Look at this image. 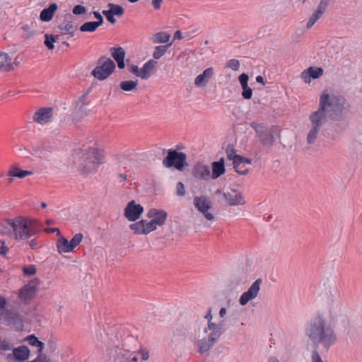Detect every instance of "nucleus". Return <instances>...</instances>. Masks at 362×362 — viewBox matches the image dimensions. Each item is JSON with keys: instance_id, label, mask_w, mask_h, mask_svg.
Instances as JSON below:
<instances>
[{"instance_id": "obj_55", "label": "nucleus", "mask_w": 362, "mask_h": 362, "mask_svg": "<svg viewBox=\"0 0 362 362\" xmlns=\"http://www.w3.org/2000/svg\"><path fill=\"white\" fill-rule=\"evenodd\" d=\"M163 0H153L152 4L153 7L156 9H158L160 7V3Z\"/></svg>"}, {"instance_id": "obj_10", "label": "nucleus", "mask_w": 362, "mask_h": 362, "mask_svg": "<svg viewBox=\"0 0 362 362\" xmlns=\"http://www.w3.org/2000/svg\"><path fill=\"white\" fill-rule=\"evenodd\" d=\"M82 240L83 235L81 233H76L71 240L61 235L58 238L56 245L57 252L60 254L71 252L81 243Z\"/></svg>"}, {"instance_id": "obj_42", "label": "nucleus", "mask_w": 362, "mask_h": 362, "mask_svg": "<svg viewBox=\"0 0 362 362\" xmlns=\"http://www.w3.org/2000/svg\"><path fill=\"white\" fill-rule=\"evenodd\" d=\"M331 0H320L319 4L317 5L316 9L320 11L322 13H325L330 3Z\"/></svg>"}, {"instance_id": "obj_61", "label": "nucleus", "mask_w": 362, "mask_h": 362, "mask_svg": "<svg viewBox=\"0 0 362 362\" xmlns=\"http://www.w3.org/2000/svg\"><path fill=\"white\" fill-rule=\"evenodd\" d=\"M256 81L258 82V83H260L262 84H264V78L262 76H257L256 77Z\"/></svg>"}, {"instance_id": "obj_31", "label": "nucleus", "mask_w": 362, "mask_h": 362, "mask_svg": "<svg viewBox=\"0 0 362 362\" xmlns=\"http://www.w3.org/2000/svg\"><path fill=\"white\" fill-rule=\"evenodd\" d=\"M170 35L165 32H159L155 33L151 40L154 43H166L169 41Z\"/></svg>"}, {"instance_id": "obj_48", "label": "nucleus", "mask_w": 362, "mask_h": 362, "mask_svg": "<svg viewBox=\"0 0 362 362\" xmlns=\"http://www.w3.org/2000/svg\"><path fill=\"white\" fill-rule=\"evenodd\" d=\"M11 344L5 339H0V349L4 351H8L11 349Z\"/></svg>"}, {"instance_id": "obj_15", "label": "nucleus", "mask_w": 362, "mask_h": 362, "mask_svg": "<svg viewBox=\"0 0 362 362\" xmlns=\"http://www.w3.org/2000/svg\"><path fill=\"white\" fill-rule=\"evenodd\" d=\"M144 212V207L132 200L127 203L124 209V216L129 221H136L139 220Z\"/></svg>"}, {"instance_id": "obj_26", "label": "nucleus", "mask_w": 362, "mask_h": 362, "mask_svg": "<svg viewBox=\"0 0 362 362\" xmlns=\"http://www.w3.org/2000/svg\"><path fill=\"white\" fill-rule=\"evenodd\" d=\"M112 57L117 63V66L119 69H124L125 67L124 64V57H125V51L122 47H112L110 49Z\"/></svg>"}, {"instance_id": "obj_57", "label": "nucleus", "mask_w": 362, "mask_h": 362, "mask_svg": "<svg viewBox=\"0 0 362 362\" xmlns=\"http://www.w3.org/2000/svg\"><path fill=\"white\" fill-rule=\"evenodd\" d=\"M37 347H39V350H38V354H42V350L45 347V345H44V343H42V341H39L37 345Z\"/></svg>"}, {"instance_id": "obj_12", "label": "nucleus", "mask_w": 362, "mask_h": 362, "mask_svg": "<svg viewBox=\"0 0 362 362\" xmlns=\"http://www.w3.org/2000/svg\"><path fill=\"white\" fill-rule=\"evenodd\" d=\"M119 354L120 362H139V355L141 356L142 361H147L150 357L148 349L141 346L137 350L132 351L124 350Z\"/></svg>"}, {"instance_id": "obj_37", "label": "nucleus", "mask_w": 362, "mask_h": 362, "mask_svg": "<svg viewBox=\"0 0 362 362\" xmlns=\"http://www.w3.org/2000/svg\"><path fill=\"white\" fill-rule=\"evenodd\" d=\"M168 46H157L153 53V57L154 60L160 59L166 52Z\"/></svg>"}, {"instance_id": "obj_17", "label": "nucleus", "mask_w": 362, "mask_h": 362, "mask_svg": "<svg viewBox=\"0 0 362 362\" xmlns=\"http://www.w3.org/2000/svg\"><path fill=\"white\" fill-rule=\"evenodd\" d=\"M40 281L37 278H34L25 285L19 291V297L22 300H26L32 298L37 292V288L40 285Z\"/></svg>"}, {"instance_id": "obj_59", "label": "nucleus", "mask_w": 362, "mask_h": 362, "mask_svg": "<svg viewBox=\"0 0 362 362\" xmlns=\"http://www.w3.org/2000/svg\"><path fill=\"white\" fill-rule=\"evenodd\" d=\"M252 163V160L248 158H245L243 156V165L248 164L250 165Z\"/></svg>"}, {"instance_id": "obj_51", "label": "nucleus", "mask_w": 362, "mask_h": 362, "mask_svg": "<svg viewBox=\"0 0 362 362\" xmlns=\"http://www.w3.org/2000/svg\"><path fill=\"white\" fill-rule=\"evenodd\" d=\"M6 298L0 296V314L2 313V310L6 308Z\"/></svg>"}, {"instance_id": "obj_18", "label": "nucleus", "mask_w": 362, "mask_h": 362, "mask_svg": "<svg viewBox=\"0 0 362 362\" xmlns=\"http://www.w3.org/2000/svg\"><path fill=\"white\" fill-rule=\"evenodd\" d=\"M194 177L200 180H208L211 178V170L208 165L204 163H196L192 170Z\"/></svg>"}, {"instance_id": "obj_40", "label": "nucleus", "mask_w": 362, "mask_h": 362, "mask_svg": "<svg viewBox=\"0 0 362 362\" xmlns=\"http://www.w3.org/2000/svg\"><path fill=\"white\" fill-rule=\"evenodd\" d=\"M129 72L135 75L136 76L142 79L141 69L134 64H131L128 66Z\"/></svg>"}, {"instance_id": "obj_39", "label": "nucleus", "mask_w": 362, "mask_h": 362, "mask_svg": "<svg viewBox=\"0 0 362 362\" xmlns=\"http://www.w3.org/2000/svg\"><path fill=\"white\" fill-rule=\"evenodd\" d=\"M23 271L25 276H33L37 272V268L33 264H29L23 267Z\"/></svg>"}, {"instance_id": "obj_52", "label": "nucleus", "mask_w": 362, "mask_h": 362, "mask_svg": "<svg viewBox=\"0 0 362 362\" xmlns=\"http://www.w3.org/2000/svg\"><path fill=\"white\" fill-rule=\"evenodd\" d=\"M45 231L46 233H55L56 232L57 233V235L58 236V238L62 235L59 229L57 228H45Z\"/></svg>"}, {"instance_id": "obj_41", "label": "nucleus", "mask_w": 362, "mask_h": 362, "mask_svg": "<svg viewBox=\"0 0 362 362\" xmlns=\"http://www.w3.org/2000/svg\"><path fill=\"white\" fill-rule=\"evenodd\" d=\"M331 0H320L319 4L317 5L316 9L320 11L322 13H325L330 3Z\"/></svg>"}, {"instance_id": "obj_54", "label": "nucleus", "mask_w": 362, "mask_h": 362, "mask_svg": "<svg viewBox=\"0 0 362 362\" xmlns=\"http://www.w3.org/2000/svg\"><path fill=\"white\" fill-rule=\"evenodd\" d=\"M95 18L98 20L96 22H100V25H101L103 23V18L101 14L98 11L93 12Z\"/></svg>"}, {"instance_id": "obj_9", "label": "nucleus", "mask_w": 362, "mask_h": 362, "mask_svg": "<svg viewBox=\"0 0 362 362\" xmlns=\"http://www.w3.org/2000/svg\"><path fill=\"white\" fill-rule=\"evenodd\" d=\"M186 155L175 150H170L167 156L163 159V164L166 168L175 167L182 171L187 165Z\"/></svg>"}, {"instance_id": "obj_11", "label": "nucleus", "mask_w": 362, "mask_h": 362, "mask_svg": "<svg viewBox=\"0 0 362 362\" xmlns=\"http://www.w3.org/2000/svg\"><path fill=\"white\" fill-rule=\"evenodd\" d=\"M193 204L206 220L210 221L214 220V215L210 211L212 209V202L210 198L204 195L196 196L194 197Z\"/></svg>"}, {"instance_id": "obj_50", "label": "nucleus", "mask_w": 362, "mask_h": 362, "mask_svg": "<svg viewBox=\"0 0 362 362\" xmlns=\"http://www.w3.org/2000/svg\"><path fill=\"white\" fill-rule=\"evenodd\" d=\"M27 341L32 346H37L38 342H39V340L37 339V337H35V336L33 335H30L29 337H27L26 339Z\"/></svg>"}, {"instance_id": "obj_53", "label": "nucleus", "mask_w": 362, "mask_h": 362, "mask_svg": "<svg viewBox=\"0 0 362 362\" xmlns=\"http://www.w3.org/2000/svg\"><path fill=\"white\" fill-rule=\"evenodd\" d=\"M28 245L31 249L34 250L38 247L39 243L35 239H33L28 242Z\"/></svg>"}, {"instance_id": "obj_2", "label": "nucleus", "mask_w": 362, "mask_h": 362, "mask_svg": "<svg viewBox=\"0 0 362 362\" xmlns=\"http://www.w3.org/2000/svg\"><path fill=\"white\" fill-rule=\"evenodd\" d=\"M349 104L341 95L333 92L324 91L320 96L319 106L313 112L326 119L339 121L349 110Z\"/></svg>"}, {"instance_id": "obj_56", "label": "nucleus", "mask_w": 362, "mask_h": 362, "mask_svg": "<svg viewBox=\"0 0 362 362\" xmlns=\"http://www.w3.org/2000/svg\"><path fill=\"white\" fill-rule=\"evenodd\" d=\"M174 38L176 40H181L182 39V34L180 30L175 31L174 34Z\"/></svg>"}, {"instance_id": "obj_16", "label": "nucleus", "mask_w": 362, "mask_h": 362, "mask_svg": "<svg viewBox=\"0 0 362 362\" xmlns=\"http://www.w3.org/2000/svg\"><path fill=\"white\" fill-rule=\"evenodd\" d=\"M223 197L226 204L230 206L244 205L246 203L243 194L234 188L229 192H223Z\"/></svg>"}, {"instance_id": "obj_32", "label": "nucleus", "mask_w": 362, "mask_h": 362, "mask_svg": "<svg viewBox=\"0 0 362 362\" xmlns=\"http://www.w3.org/2000/svg\"><path fill=\"white\" fill-rule=\"evenodd\" d=\"M58 28L62 35H67L70 37H73L74 35V25L71 23H61L58 26Z\"/></svg>"}, {"instance_id": "obj_1", "label": "nucleus", "mask_w": 362, "mask_h": 362, "mask_svg": "<svg viewBox=\"0 0 362 362\" xmlns=\"http://www.w3.org/2000/svg\"><path fill=\"white\" fill-rule=\"evenodd\" d=\"M342 315L339 303L317 313L306 322L303 329L305 337L312 344L328 351L338 341L335 325Z\"/></svg>"}, {"instance_id": "obj_34", "label": "nucleus", "mask_w": 362, "mask_h": 362, "mask_svg": "<svg viewBox=\"0 0 362 362\" xmlns=\"http://www.w3.org/2000/svg\"><path fill=\"white\" fill-rule=\"evenodd\" d=\"M323 14L320 11L315 9L307 21L306 28L310 29Z\"/></svg>"}, {"instance_id": "obj_35", "label": "nucleus", "mask_w": 362, "mask_h": 362, "mask_svg": "<svg viewBox=\"0 0 362 362\" xmlns=\"http://www.w3.org/2000/svg\"><path fill=\"white\" fill-rule=\"evenodd\" d=\"M100 26V22H86L80 27L81 32H94Z\"/></svg>"}, {"instance_id": "obj_22", "label": "nucleus", "mask_w": 362, "mask_h": 362, "mask_svg": "<svg viewBox=\"0 0 362 362\" xmlns=\"http://www.w3.org/2000/svg\"><path fill=\"white\" fill-rule=\"evenodd\" d=\"M214 75V68L209 67L194 78V83L197 87H205Z\"/></svg>"}, {"instance_id": "obj_44", "label": "nucleus", "mask_w": 362, "mask_h": 362, "mask_svg": "<svg viewBox=\"0 0 362 362\" xmlns=\"http://www.w3.org/2000/svg\"><path fill=\"white\" fill-rule=\"evenodd\" d=\"M226 156L228 160H232L238 155L232 146H228L226 149Z\"/></svg>"}, {"instance_id": "obj_23", "label": "nucleus", "mask_w": 362, "mask_h": 362, "mask_svg": "<svg viewBox=\"0 0 362 362\" xmlns=\"http://www.w3.org/2000/svg\"><path fill=\"white\" fill-rule=\"evenodd\" d=\"M158 62L154 59H149L145 62L141 69L142 79L149 78L157 70Z\"/></svg>"}, {"instance_id": "obj_13", "label": "nucleus", "mask_w": 362, "mask_h": 362, "mask_svg": "<svg viewBox=\"0 0 362 362\" xmlns=\"http://www.w3.org/2000/svg\"><path fill=\"white\" fill-rule=\"evenodd\" d=\"M250 126L255 129L264 146H272L273 145L275 139L272 129H268L263 124L255 122H252Z\"/></svg>"}, {"instance_id": "obj_33", "label": "nucleus", "mask_w": 362, "mask_h": 362, "mask_svg": "<svg viewBox=\"0 0 362 362\" xmlns=\"http://www.w3.org/2000/svg\"><path fill=\"white\" fill-rule=\"evenodd\" d=\"M138 86V80H128L120 82L119 87L124 91H132L136 88Z\"/></svg>"}, {"instance_id": "obj_58", "label": "nucleus", "mask_w": 362, "mask_h": 362, "mask_svg": "<svg viewBox=\"0 0 362 362\" xmlns=\"http://www.w3.org/2000/svg\"><path fill=\"white\" fill-rule=\"evenodd\" d=\"M227 313V310L225 308H221L219 310V316L221 317H224Z\"/></svg>"}, {"instance_id": "obj_20", "label": "nucleus", "mask_w": 362, "mask_h": 362, "mask_svg": "<svg viewBox=\"0 0 362 362\" xmlns=\"http://www.w3.org/2000/svg\"><path fill=\"white\" fill-rule=\"evenodd\" d=\"M323 74L320 67L310 66L300 74V78L306 83H310L313 79H317Z\"/></svg>"}, {"instance_id": "obj_7", "label": "nucleus", "mask_w": 362, "mask_h": 362, "mask_svg": "<svg viewBox=\"0 0 362 362\" xmlns=\"http://www.w3.org/2000/svg\"><path fill=\"white\" fill-rule=\"evenodd\" d=\"M115 64L114 62L108 57H100L97 65L92 71V75L99 81H103L107 78L115 71Z\"/></svg>"}, {"instance_id": "obj_43", "label": "nucleus", "mask_w": 362, "mask_h": 362, "mask_svg": "<svg viewBox=\"0 0 362 362\" xmlns=\"http://www.w3.org/2000/svg\"><path fill=\"white\" fill-rule=\"evenodd\" d=\"M204 319L206 321V325H210V323H216L213 320L212 309L211 308L207 309V311L206 312L205 315H204Z\"/></svg>"}, {"instance_id": "obj_38", "label": "nucleus", "mask_w": 362, "mask_h": 362, "mask_svg": "<svg viewBox=\"0 0 362 362\" xmlns=\"http://www.w3.org/2000/svg\"><path fill=\"white\" fill-rule=\"evenodd\" d=\"M226 66L233 71H237L240 69V64L238 60L232 59L226 62Z\"/></svg>"}, {"instance_id": "obj_62", "label": "nucleus", "mask_w": 362, "mask_h": 362, "mask_svg": "<svg viewBox=\"0 0 362 362\" xmlns=\"http://www.w3.org/2000/svg\"><path fill=\"white\" fill-rule=\"evenodd\" d=\"M8 251L7 247H0V254L5 255Z\"/></svg>"}, {"instance_id": "obj_46", "label": "nucleus", "mask_w": 362, "mask_h": 362, "mask_svg": "<svg viewBox=\"0 0 362 362\" xmlns=\"http://www.w3.org/2000/svg\"><path fill=\"white\" fill-rule=\"evenodd\" d=\"M86 12V8L82 5H76L73 8V13L75 15L83 14Z\"/></svg>"}, {"instance_id": "obj_30", "label": "nucleus", "mask_w": 362, "mask_h": 362, "mask_svg": "<svg viewBox=\"0 0 362 362\" xmlns=\"http://www.w3.org/2000/svg\"><path fill=\"white\" fill-rule=\"evenodd\" d=\"M233 168L237 173L239 175H246L248 173L249 170L247 168L241 169L240 168V165H243V156L240 155H237L234 159L232 160Z\"/></svg>"}, {"instance_id": "obj_49", "label": "nucleus", "mask_w": 362, "mask_h": 362, "mask_svg": "<svg viewBox=\"0 0 362 362\" xmlns=\"http://www.w3.org/2000/svg\"><path fill=\"white\" fill-rule=\"evenodd\" d=\"M312 362H323L320 355L317 351H313L311 354Z\"/></svg>"}, {"instance_id": "obj_5", "label": "nucleus", "mask_w": 362, "mask_h": 362, "mask_svg": "<svg viewBox=\"0 0 362 362\" xmlns=\"http://www.w3.org/2000/svg\"><path fill=\"white\" fill-rule=\"evenodd\" d=\"M0 233L11 239L20 241L28 239L35 230L28 220L23 217L8 220L0 224Z\"/></svg>"}, {"instance_id": "obj_28", "label": "nucleus", "mask_w": 362, "mask_h": 362, "mask_svg": "<svg viewBox=\"0 0 362 362\" xmlns=\"http://www.w3.org/2000/svg\"><path fill=\"white\" fill-rule=\"evenodd\" d=\"M57 9V5L54 3L49 5L47 8L43 9L40 15V20L44 22L51 21Z\"/></svg>"}, {"instance_id": "obj_29", "label": "nucleus", "mask_w": 362, "mask_h": 362, "mask_svg": "<svg viewBox=\"0 0 362 362\" xmlns=\"http://www.w3.org/2000/svg\"><path fill=\"white\" fill-rule=\"evenodd\" d=\"M8 174L11 177L23 178L28 175H31L33 174V172L30 170H23L18 168V167L13 166L8 172Z\"/></svg>"}, {"instance_id": "obj_63", "label": "nucleus", "mask_w": 362, "mask_h": 362, "mask_svg": "<svg viewBox=\"0 0 362 362\" xmlns=\"http://www.w3.org/2000/svg\"><path fill=\"white\" fill-rule=\"evenodd\" d=\"M12 64H13V68H14L15 66H18L19 65L20 62L18 60H17V59H16L14 60V62H12Z\"/></svg>"}, {"instance_id": "obj_19", "label": "nucleus", "mask_w": 362, "mask_h": 362, "mask_svg": "<svg viewBox=\"0 0 362 362\" xmlns=\"http://www.w3.org/2000/svg\"><path fill=\"white\" fill-rule=\"evenodd\" d=\"M107 7L109 9L103 10L102 13L110 23H115L116 22V19L114 16H122L124 14V9L121 6L112 3L108 4Z\"/></svg>"}, {"instance_id": "obj_64", "label": "nucleus", "mask_w": 362, "mask_h": 362, "mask_svg": "<svg viewBox=\"0 0 362 362\" xmlns=\"http://www.w3.org/2000/svg\"><path fill=\"white\" fill-rule=\"evenodd\" d=\"M120 178H121V180H127V175H120Z\"/></svg>"}, {"instance_id": "obj_60", "label": "nucleus", "mask_w": 362, "mask_h": 362, "mask_svg": "<svg viewBox=\"0 0 362 362\" xmlns=\"http://www.w3.org/2000/svg\"><path fill=\"white\" fill-rule=\"evenodd\" d=\"M267 362H281L276 356H271L268 358Z\"/></svg>"}, {"instance_id": "obj_14", "label": "nucleus", "mask_w": 362, "mask_h": 362, "mask_svg": "<svg viewBox=\"0 0 362 362\" xmlns=\"http://www.w3.org/2000/svg\"><path fill=\"white\" fill-rule=\"evenodd\" d=\"M262 279H258L254 281L249 288L243 292L239 298V303L242 306L246 305L250 301L255 299L260 290Z\"/></svg>"}, {"instance_id": "obj_24", "label": "nucleus", "mask_w": 362, "mask_h": 362, "mask_svg": "<svg viewBox=\"0 0 362 362\" xmlns=\"http://www.w3.org/2000/svg\"><path fill=\"white\" fill-rule=\"evenodd\" d=\"M226 173L225 159L221 158L218 161L211 163V178L216 180Z\"/></svg>"}, {"instance_id": "obj_36", "label": "nucleus", "mask_w": 362, "mask_h": 362, "mask_svg": "<svg viewBox=\"0 0 362 362\" xmlns=\"http://www.w3.org/2000/svg\"><path fill=\"white\" fill-rule=\"evenodd\" d=\"M45 45L49 49H53L54 47V43L58 40L59 36L45 34Z\"/></svg>"}, {"instance_id": "obj_21", "label": "nucleus", "mask_w": 362, "mask_h": 362, "mask_svg": "<svg viewBox=\"0 0 362 362\" xmlns=\"http://www.w3.org/2000/svg\"><path fill=\"white\" fill-rule=\"evenodd\" d=\"M52 116V109L43 107L39 109L33 115V120L40 124L48 123Z\"/></svg>"}, {"instance_id": "obj_45", "label": "nucleus", "mask_w": 362, "mask_h": 362, "mask_svg": "<svg viewBox=\"0 0 362 362\" xmlns=\"http://www.w3.org/2000/svg\"><path fill=\"white\" fill-rule=\"evenodd\" d=\"M28 362H52L51 359L49 357H48L47 356L43 354H38V356H37L36 358H35L34 360L31 361H28Z\"/></svg>"}, {"instance_id": "obj_47", "label": "nucleus", "mask_w": 362, "mask_h": 362, "mask_svg": "<svg viewBox=\"0 0 362 362\" xmlns=\"http://www.w3.org/2000/svg\"><path fill=\"white\" fill-rule=\"evenodd\" d=\"M176 194L178 196H183L185 194V185L182 182H179L176 186Z\"/></svg>"}, {"instance_id": "obj_6", "label": "nucleus", "mask_w": 362, "mask_h": 362, "mask_svg": "<svg viewBox=\"0 0 362 362\" xmlns=\"http://www.w3.org/2000/svg\"><path fill=\"white\" fill-rule=\"evenodd\" d=\"M224 323H210L205 325L199 332L197 339L198 351L201 354L209 351L224 333Z\"/></svg>"}, {"instance_id": "obj_25", "label": "nucleus", "mask_w": 362, "mask_h": 362, "mask_svg": "<svg viewBox=\"0 0 362 362\" xmlns=\"http://www.w3.org/2000/svg\"><path fill=\"white\" fill-rule=\"evenodd\" d=\"M238 80L243 88L242 96L245 99H250L252 95V90L248 86V76L245 73L241 74L238 77Z\"/></svg>"}, {"instance_id": "obj_3", "label": "nucleus", "mask_w": 362, "mask_h": 362, "mask_svg": "<svg viewBox=\"0 0 362 362\" xmlns=\"http://www.w3.org/2000/svg\"><path fill=\"white\" fill-rule=\"evenodd\" d=\"M76 153L78 168L84 175L95 173L105 160L103 149L95 143L83 146Z\"/></svg>"}, {"instance_id": "obj_27", "label": "nucleus", "mask_w": 362, "mask_h": 362, "mask_svg": "<svg viewBox=\"0 0 362 362\" xmlns=\"http://www.w3.org/2000/svg\"><path fill=\"white\" fill-rule=\"evenodd\" d=\"M13 69V64L10 56L3 52H0V70L11 71Z\"/></svg>"}, {"instance_id": "obj_4", "label": "nucleus", "mask_w": 362, "mask_h": 362, "mask_svg": "<svg viewBox=\"0 0 362 362\" xmlns=\"http://www.w3.org/2000/svg\"><path fill=\"white\" fill-rule=\"evenodd\" d=\"M146 217L149 220L142 219L129 226L134 234L148 235L163 226L166 222L168 213L163 209L151 208L147 211Z\"/></svg>"}, {"instance_id": "obj_8", "label": "nucleus", "mask_w": 362, "mask_h": 362, "mask_svg": "<svg viewBox=\"0 0 362 362\" xmlns=\"http://www.w3.org/2000/svg\"><path fill=\"white\" fill-rule=\"evenodd\" d=\"M308 119L310 124L308 125L306 141L308 144H313L316 141L322 126L327 123V121L313 112L310 114Z\"/></svg>"}]
</instances>
